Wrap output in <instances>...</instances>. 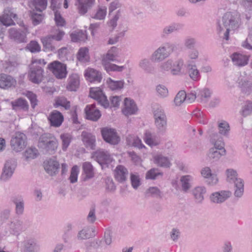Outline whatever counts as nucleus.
<instances>
[{"mask_svg": "<svg viewBox=\"0 0 252 252\" xmlns=\"http://www.w3.org/2000/svg\"><path fill=\"white\" fill-rule=\"evenodd\" d=\"M241 24L239 14L226 12L222 16L221 20L218 22L217 30L220 33L223 32V38L228 40L230 32L238 29Z\"/></svg>", "mask_w": 252, "mask_h": 252, "instance_id": "1", "label": "nucleus"}, {"mask_svg": "<svg viewBox=\"0 0 252 252\" xmlns=\"http://www.w3.org/2000/svg\"><path fill=\"white\" fill-rule=\"evenodd\" d=\"M177 50L176 44L170 42H166L153 52L151 56V60L154 63L161 62Z\"/></svg>", "mask_w": 252, "mask_h": 252, "instance_id": "2", "label": "nucleus"}, {"mask_svg": "<svg viewBox=\"0 0 252 252\" xmlns=\"http://www.w3.org/2000/svg\"><path fill=\"white\" fill-rule=\"evenodd\" d=\"M38 147L46 152L53 154L57 149L58 141L53 134L44 133L39 138Z\"/></svg>", "mask_w": 252, "mask_h": 252, "instance_id": "3", "label": "nucleus"}, {"mask_svg": "<svg viewBox=\"0 0 252 252\" xmlns=\"http://www.w3.org/2000/svg\"><path fill=\"white\" fill-rule=\"evenodd\" d=\"M184 62L181 59L174 61L172 59L162 63L159 65V69L162 72L170 71L174 75H180L184 72Z\"/></svg>", "mask_w": 252, "mask_h": 252, "instance_id": "4", "label": "nucleus"}, {"mask_svg": "<svg viewBox=\"0 0 252 252\" xmlns=\"http://www.w3.org/2000/svg\"><path fill=\"white\" fill-rule=\"evenodd\" d=\"M226 180L230 183H234L235 187L234 195L237 197H241L244 192V182L242 179L237 178L236 170L228 169L226 170Z\"/></svg>", "mask_w": 252, "mask_h": 252, "instance_id": "5", "label": "nucleus"}, {"mask_svg": "<svg viewBox=\"0 0 252 252\" xmlns=\"http://www.w3.org/2000/svg\"><path fill=\"white\" fill-rule=\"evenodd\" d=\"M155 124L158 133L163 134L167 129V118L163 109L158 107L154 110Z\"/></svg>", "mask_w": 252, "mask_h": 252, "instance_id": "6", "label": "nucleus"}, {"mask_svg": "<svg viewBox=\"0 0 252 252\" xmlns=\"http://www.w3.org/2000/svg\"><path fill=\"white\" fill-rule=\"evenodd\" d=\"M26 140L27 137L25 134L21 132H16L10 141L12 149L16 152H21L26 146Z\"/></svg>", "mask_w": 252, "mask_h": 252, "instance_id": "7", "label": "nucleus"}, {"mask_svg": "<svg viewBox=\"0 0 252 252\" xmlns=\"http://www.w3.org/2000/svg\"><path fill=\"white\" fill-rule=\"evenodd\" d=\"M17 166V160L14 158L8 159L4 164L0 179L3 181L9 180L13 174Z\"/></svg>", "mask_w": 252, "mask_h": 252, "instance_id": "8", "label": "nucleus"}, {"mask_svg": "<svg viewBox=\"0 0 252 252\" xmlns=\"http://www.w3.org/2000/svg\"><path fill=\"white\" fill-rule=\"evenodd\" d=\"M44 70L42 66L37 65L36 63L30 65L29 80L33 83L39 84L43 78Z\"/></svg>", "mask_w": 252, "mask_h": 252, "instance_id": "9", "label": "nucleus"}, {"mask_svg": "<svg viewBox=\"0 0 252 252\" xmlns=\"http://www.w3.org/2000/svg\"><path fill=\"white\" fill-rule=\"evenodd\" d=\"M101 133L104 140L111 145H116L120 141L116 130L108 127H103L101 129Z\"/></svg>", "mask_w": 252, "mask_h": 252, "instance_id": "10", "label": "nucleus"}, {"mask_svg": "<svg viewBox=\"0 0 252 252\" xmlns=\"http://www.w3.org/2000/svg\"><path fill=\"white\" fill-rule=\"evenodd\" d=\"M48 67L58 79H63L66 77L67 71L65 64L58 61H56L50 63Z\"/></svg>", "mask_w": 252, "mask_h": 252, "instance_id": "11", "label": "nucleus"}, {"mask_svg": "<svg viewBox=\"0 0 252 252\" xmlns=\"http://www.w3.org/2000/svg\"><path fill=\"white\" fill-rule=\"evenodd\" d=\"M93 157L102 167L104 165L107 166L113 161V158L110 153L102 149L94 152Z\"/></svg>", "mask_w": 252, "mask_h": 252, "instance_id": "12", "label": "nucleus"}, {"mask_svg": "<svg viewBox=\"0 0 252 252\" xmlns=\"http://www.w3.org/2000/svg\"><path fill=\"white\" fill-rule=\"evenodd\" d=\"M90 95L92 98L96 99L98 102L104 108H106L109 107V103L108 100L99 88H91Z\"/></svg>", "mask_w": 252, "mask_h": 252, "instance_id": "13", "label": "nucleus"}, {"mask_svg": "<svg viewBox=\"0 0 252 252\" xmlns=\"http://www.w3.org/2000/svg\"><path fill=\"white\" fill-rule=\"evenodd\" d=\"M17 19L14 10L11 8H6L3 11L2 16H0V22L3 25L9 26L14 24V20Z\"/></svg>", "mask_w": 252, "mask_h": 252, "instance_id": "14", "label": "nucleus"}, {"mask_svg": "<svg viewBox=\"0 0 252 252\" xmlns=\"http://www.w3.org/2000/svg\"><path fill=\"white\" fill-rule=\"evenodd\" d=\"M9 37L18 43H24L27 42V33L28 32L27 28L24 30H17L12 28L9 30Z\"/></svg>", "mask_w": 252, "mask_h": 252, "instance_id": "15", "label": "nucleus"}, {"mask_svg": "<svg viewBox=\"0 0 252 252\" xmlns=\"http://www.w3.org/2000/svg\"><path fill=\"white\" fill-rule=\"evenodd\" d=\"M43 164L45 171L50 175L55 176L58 173L60 165L56 159L50 158L46 160Z\"/></svg>", "mask_w": 252, "mask_h": 252, "instance_id": "16", "label": "nucleus"}, {"mask_svg": "<svg viewBox=\"0 0 252 252\" xmlns=\"http://www.w3.org/2000/svg\"><path fill=\"white\" fill-rule=\"evenodd\" d=\"M94 3L95 0H75V5L77 7L79 13L84 15L92 8Z\"/></svg>", "mask_w": 252, "mask_h": 252, "instance_id": "17", "label": "nucleus"}, {"mask_svg": "<svg viewBox=\"0 0 252 252\" xmlns=\"http://www.w3.org/2000/svg\"><path fill=\"white\" fill-rule=\"evenodd\" d=\"M231 195L229 191L221 190L212 193L210 198L212 202L216 204H220L224 202Z\"/></svg>", "mask_w": 252, "mask_h": 252, "instance_id": "18", "label": "nucleus"}, {"mask_svg": "<svg viewBox=\"0 0 252 252\" xmlns=\"http://www.w3.org/2000/svg\"><path fill=\"white\" fill-rule=\"evenodd\" d=\"M85 111L87 119L93 121H97L101 116L100 111L96 108L94 104L87 105Z\"/></svg>", "mask_w": 252, "mask_h": 252, "instance_id": "19", "label": "nucleus"}, {"mask_svg": "<svg viewBox=\"0 0 252 252\" xmlns=\"http://www.w3.org/2000/svg\"><path fill=\"white\" fill-rule=\"evenodd\" d=\"M137 107L134 101L128 98H125L124 106L122 109L123 114L126 116L134 114L137 111Z\"/></svg>", "mask_w": 252, "mask_h": 252, "instance_id": "20", "label": "nucleus"}, {"mask_svg": "<svg viewBox=\"0 0 252 252\" xmlns=\"http://www.w3.org/2000/svg\"><path fill=\"white\" fill-rule=\"evenodd\" d=\"M201 176L207 180L206 182L208 185L213 186L218 182V178L216 174L212 173L211 169L209 167L203 168L200 171Z\"/></svg>", "mask_w": 252, "mask_h": 252, "instance_id": "21", "label": "nucleus"}, {"mask_svg": "<svg viewBox=\"0 0 252 252\" xmlns=\"http://www.w3.org/2000/svg\"><path fill=\"white\" fill-rule=\"evenodd\" d=\"M118 57L119 49L115 46L112 47L107 53L103 55L102 59V64L104 65L105 64L109 63L110 62L116 61Z\"/></svg>", "mask_w": 252, "mask_h": 252, "instance_id": "22", "label": "nucleus"}, {"mask_svg": "<svg viewBox=\"0 0 252 252\" xmlns=\"http://www.w3.org/2000/svg\"><path fill=\"white\" fill-rule=\"evenodd\" d=\"M48 119L51 126L58 127L61 126L63 121V116L60 112L54 110L51 112Z\"/></svg>", "mask_w": 252, "mask_h": 252, "instance_id": "23", "label": "nucleus"}, {"mask_svg": "<svg viewBox=\"0 0 252 252\" xmlns=\"http://www.w3.org/2000/svg\"><path fill=\"white\" fill-rule=\"evenodd\" d=\"M128 174L127 169L121 165L117 166L114 170L115 179L120 183H123L126 180Z\"/></svg>", "mask_w": 252, "mask_h": 252, "instance_id": "24", "label": "nucleus"}, {"mask_svg": "<svg viewBox=\"0 0 252 252\" xmlns=\"http://www.w3.org/2000/svg\"><path fill=\"white\" fill-rule=\"evenodd\" d=\"M206 192V188L204 186H197L192 190V194L195 202L201 204L204 199V195Z\"/></svg>", "mask_w": 252, "mask_h": 252, "instance_id": "25", "label": "nucleus"}, {"mask_svg": "<svg viewBox=\"0 0 252 252\" xmlns=\"http://www.w3.org/2000/svg\"><path fill=\"white\" fill-rule=\"evenodd\" d=\"M192 177L189 175H183L180 179L181 190L184 193L189 191L192 187Z\"/></svg>", "mask_w": 252, "mask_h": 252, "instance_id": "26", "label": "nucleus"}, {"mask_svg": "<svg viewBox=\"0 0 252 252\" xmlns=\"http://www.w3.org/2000/svg\"><path fill=\"white\" fill-rule=\"evenodd\" d=\"M231 58L234 64L238 66L246 65L249 60V57L237 53H233Z\"/></svg>", "mask_w": 252, "mask_h": 252, "instance_id": "27", "label": "nucleus"}, {"mask_svg": "<svg viewBox=\"0 0 252 252\" xmlns=\"http://www.w3.org/2000/svg\"><path fill=\"white\" fill-rule=\"evenodd\" d=\"M154 162L158 166L169 168L171 165L170 159L161 154H158L154 157Z\"/></svg>", "mask_w": 252, "mask_h": 252, "instance_id": "28", "label": "nucleus"}, {"mask_svg": "<svg viewBox=\"0 0 252 252\" xmlns=\"http://www.w3.org/2000/svg\"><path fill=\"white\" fill-rule=\"evenodd\" d=\"M12 109L15 111L22 110L27 111L29 109V104L27 101L22 98H18L10 102Z\"/></svg>", "mask_w": 252, "mask_h": 252, "instance_id": "29", "label": "nucleus"}, {"mask_svg": "<svg viewBox=\"0 0 252 252\" xmlns=\"http://www.w3.org/2000/svg\"><path fill=\"white\" fill-rule=\"evenodd\" d=\"M85 77L90 82H100L102 76L101 73L93 68H89L87 69L85 73Z\"/></svg>", "mask_w": 252, "mask_h": 252, "instance_id": "30", "label": "nucleus"}, {"mask_svg": "<svg viewBox=\"0 0 252 252\" xmlns=\"http://www.w3.org/2000/svg\"><path fill=\"white\" fill-rule=\"evenodd\" d=\"M82 140L87 147L94 149L95 146V137L90 133L83 131L81 135Z\"/></svg>", "mask_w": 252, "mask_h": 252, "instance_id": "31", "label": "nucleus"}, {"mask_svg": "<svg viewBox=\"0 0 252 252\" xmlns=\"http://www.w3.org/2000/svg\"><path fill=\"white\" fill-rule=\"evenodd\" d=\"M66 88L70 91H75L80 84L79 77L77 74H72L68 79Z\"/></svg>", "mask_w": 252, "mask_h": 252, "instance_id": "32", "label": "nucleus"}, {"mask_svg": "<svg viewBox=\"0 0 252 252\" xmlns=\"http://www.w3.org/2000/svg\"><path fill=\"white\" fill-rule=\"evenodd\" d=\"M15 83V80L11 76L1 74L0 75V87L6 89L11 87Z\"/></svg>", "mask_w": 252, "mask_h": 252, "instance_id": "33", "label": "nucleus"}, {"mask_svg": "<svg viewBox=\"0 0 252 252\" xmlns=\"http://www.w3.org/2000/svg\"><path fill=\"white\" fill-rule=\"evenodd\" d=\"M12 202L15 205L16 213L18 215H21L24 213V201L21 196H15L13 198Z\"/></svg>", "mask_w": 252, "mask_h": 252, "instance_id": "34", "label": "nucleus"}, {"mask_svg": "<svg viewBox=\"0 0 252 252\" xmlns=\"http://www.w3.org/2000/svg\"><path fill=\"white\" fill-rule=\"evenodd\" d=\"M39 250L38 245L33 239H29L24 243V252H38Z\"/></svg>", "mask_w": 252, "mask_h": 252, "instance_id": "35", "label": "nucleus"}, {"mask_svg": "<svg viewBox=\"0 0 252 252\" xmlns=\"http://www.w3.org/2000/svg\"><path fill=\"white\" fill-rule=\"evenodd\" d=\"M238 87L243 91H246L251 87V83L245 75H241L237 80Z\"/></svg>", "mask_w": 252, "mask_h": 252, "instance_id": "36", "label": "nucleus"}, {"mask_svg": "<svg viewBox=\"0 0 252 252\" xmlns=\"http://www.w3.org/2000/svg\"><path fill=\"white\" fill-rule=\"evenodd\" d=\"M83 170L85 177L84 180L86 181L93 178L94 176V169L92 165L89 162H85L83 164Z\"/></svg>", "mask_w": 252, "mask_h": 252, "instance_id": "37", "label": "nucleus"}, {"mask_svg": "<svg viewBox=\"0 0 252 252\" xmlns=\"http://www.w3.org/2000/svg\"><path fill=\"white\" fill-rule=\"evenodd\" d=\"M108 87L112 90H120L123 88L124 85V80L114 81L109 78L107 81Z\"/></svg>", "mask_w": 252, "mask_h": 252, "instance_id": "38", "label": "nucleus"}, {"mask_svg": "<svg viewBox=\"0 0 252 252\" xmlns=\"http://www.w3.org/2000/svg\"><path fill=\"white\" fill-rule=\"evenodd\" d=\"M38 155V150L34 147L29 148L24 153V157L27 161L36 158Z\"/></svg>", "mask_w": 252, "mask_h": 252, "instance_id": "39", "label": "nucleus"}, {"mask_svg": "<svg viewBox=\"0 0 252 252\" xmlns=\"http://www.w3.org/2000/svg\"><path fill=\"white\" fill-rule=\"evenodd\" d=\"M225 150L219 151L216 148H211L209 150L208 156L210 159H213V161H217L220 159L221 156L225 155Z\"/></svg>", "mask_w": 252, "mask_h": 252, "instance_id": "40", "label": "nucleus"}, {"mask_svg": "<svg viewBox=\"0 0 252 252\" xmlns=\"http://www.w3.org/2000/svg\"><path fill=\"white\" fill-rule=\"evenodd\" d=\"M144 140L147 144L151 147L157 146L159 144L158 140L156 136L149 131L145 133Z\"/></svg>", "mask_w": 252, "mask_h": 252, "instance_id": "41", "label": "nucleus"}, {"mask_svg": "<svg viewBox=\"0 0 252 252\" xmlns=\"http://www.w3.org/2000/svg\"><path fill=\"white\" fill-rule=\"evenodd\" d=\"M188 68L190 77L193 80L196 81L200 78V74L195 64H188Z\"/></svg>", "mask_w": 252, "mask_h": 252, "instance_id": "42", "label": "nucleus"}, {"mask_svg": "<svg viewBox=\"0 0 252 252\" xmlns=\"http://www.w3.org/2000/svg\"><path fill=\"white\" fill-rule=\"evenodd\" d=\"M211 95V93L209 89L204 88L198 90L197 97L201 102H206L210 97Z\"/></svg>", "mask_w": 252, "mask_h": 252, "instance_id": "43", "label": "nucleus"}, {"mask_svg": "<svg viewBox=\"0 0 252 252\" xmlns=\"http://www.w3.org/2000/svg\"><path fill=\"white\" fill-rule=\"evenodd\" d=\"M70 37L71 41L73 42L83 41H85L87 38L85 32L83 31L72 33L70 34Z\"/></svg>", "mask_w": 252, "mask_h": 252, "instance_id": "44", "label": "nucleus"}, {"mask_svg": "<svg viewBox=\"0 0 252 252\" xmlns=\"http://www.w3.org/2000/svg\"><path fill=\"white\" fill-rule=\"evenodd\" d=\"M180 28L179 24L175 23L166 26L162 31L163 36H166L173 32L179 31Z\"/></svg>", "mask_w": 252, "mask_h": 252, "instance_id": "45", "label": "nucleus"}, {"mask_svg": "<svg viewBox=\"0 0 252 252\" xmlns=\"http://www.w3.org/2000/svg\"><path fill=\"white\" fill-rule=\"evenodd\" d=\"M163 173L160 172L158 169L153 168L148 171L146 174V179L156 180L158 176H162Z\"/></svg>", "mask_w": 252, "mask_h": 252, "instance_id": "46", "label": "nucleus"}, {"mask_svg": "<svg viewBox=\"0 0 252 252\" xmlns=\"http://www.w3.org/2000/svg\"><path fill=\"white\" fill-rule=\"evenodd\" d=\"M89 51L87 48L84 47L79 49L77 54V59L81 62H86L89 60Z\"/></svg>", "mask_w": 252, "mask_h": 252, "instance_id": "47", "label": "nucleus"}, {"mask_svg": "<svg viewBox=\"0 0 252 252\" xmlns=\"http://www.w3.org/2000/svg\"><path fill=\"white\" fill-rule=\"evenodd\" d=\"M41 41L44 48L50 51H54L55 48L52 45V41L54 40L50 35L42 37Z\"/></svg>", "mask_w": 252, "mask_h": 252, "instance_id": "48", "label": "nucleus"}, {"mask_svg": "<svg viewBox=\"0 0 252 252\" xmlns=\"http://www.w3.org/2000/svg\"><path fill=\"white\" fill-rule=\"evenodd\" d=\"M139 65L145 71L148 73H152L154 70V67L152 65L149 60L146 59L140 61Z\"/></svg>", "mask_w": 252, "mask_h": 252, "instance_id": "49", "label": "nucleus"}, {"mask_svg": "<svg viewBox=\"0 0 252 252\" xmlns=\"http://www.w3.org/2000/svg\"><path fill=\"white\" fill-rule=\"evenodd\" d=\"M107 72L109 71H117L122 72L126 68L124 65L119 66L114 63H107L103 65Z\"/></svg>", "mask_w": 252, "mask_h": 252, "instance_id": "50", "label": "nucleus"}, {"mask_svg": "<svg viewBox=\"0 0 252 252\" xmlns=\"http://www.w3.org/2000/svg\"><path fill=\"white\" fill-rule=\"evenodd\" d=\"M51 36L56 41H61L64 35V32L57 27L54 28L51 31Z\"/></svg>", "mask_w": 252, "mask_h": 252, "instance_id": "51", "label": "nucleus"}, {"mask_svg": "<svg viewBox=\"0 0 252 252\" xmlns=\"http://www.w3.org/2000/svg\"><path fill=\"white\" fill-rule=\"evenodd\" d=\"M128 144L138 148H142L144 146L142 144L141 140L136 136H129L127 138Z\"/></svg>", "mask_w": 252, "mask_h": 252, "instance_id": "52", "label": "nucleus"}, {"mask_svg": "<svg viewBox=\"0 0 252 252\" xmlns=\"http://www.w3.org/2000/svg\"><path fill=\"white\" fill-rule=\"evenodd\" d=\"M23 222L20 220H15L9 224V228L13 233H16L22 229Z\"/></svg>", "mask_w": 252, "mask_h": 252, "instance_id": "53", "label": "nucleus"}, {"mask_svg": "<svg viewBox=\"0 0 252 252\" xmlns=\"http://www.w3.org/2000/svg\"><path fill=\"white\" fill-rule=\"evenodd\" d=\"M106 10L107 8L105 6L100 7L95 14L92 16V18L96 20H103L106 15Z\"/></svg>", "mask_w": 252, "mask_h": 252, "instance_id": "54", "label": "nucleus"}, {"mask_svg": "<svg viewBox=\"0 0 252 252\" xmlns=\"http://www.w3.org/2000/svg\"><path fill=\"white\" fill-rule=\"evenodd\" d=\"M187 94L184 91H181L176 95L174 98V103L176 106H180L184 101H186Z\"/></svg>", "mask_w": 252, "mask_h": 252, "instance_id": "55", "label": "nucleus"}, {"mask_svg": "<svg viewBox=\"0 0 252 252\" xmlns=\"http://www.w3.org/2000/svg\"><path fill=\"white\" fill-rule=\"evenodd\" d=\"M218 127L220 133L224 135H227L230 130L229 125L226 121H222L219 123Z\"/></svg>", "mask_w": 252, "mask_h": 252, "instance_id": "56", "label": "nucleus"}, {"mask_svg": "<svg viewBox=\"0 0 252 252\" xmlns=\"http://www.w3.org/2000/svg\"><path fill=\"white\" fill-rule=\"evenodd\" d=\"M196 40L195 38L188 36L186 37L184 41V45L187 49H194L196 46Z\"/></svg>", "mask_w": 252, "mask_h": 252, "instance_id": "57", "label": "nucleus"}, {"mask_svg": "<svg viewBox=\"0 0 252 252\" xmlns=\"http://www.w3.org/2000/svg\"><path fill=\"white\" fill-rule=\"evenodd\" d=\"M146 194L149 196L161 197V191L157 187H151L146 190Z\"/></svg>", "mask_w": 252, "mask_h": 252, "instance_id": "58", "label": "nucleus"}, {"mask_svg": "<svg viewBox=\"0 0 252 252\" xmlns=\"http://www.w3.org/2000/svg\"><path fill=\"white\" fill-rule=\"evenodd\" d=\"M59 106L64 107L65 109H68L70 107V103L65 97H59L56 101L55 107H57Z\"/></svg>", "mask_w": 252, "mask_h": 252, "instance_id": "59", "label": "nucleus"}, {"mask_svg": "<svg viewBox=\"0 0 252 252\" xmlns=\"http://www.w3.org/2000/svg\"><path fill=\"white\" fill-rule=\"evenodd\" d=\"M47 0H33V5L37 11L42 12L47 6Z\"/></svg>", "mask_w": 252, "mask_h": 252, "instance_id": "60", "label": "nucleus"}, {"mask_svg": "<svg viewBox=\"0 0 252 252\" xmlns=\"http://www.w3.org/2000/svg\"><path fill=\"white\" fill-rule=\"evenodd\" d=\"M130 179L133 189H137L141 185L140 179L138 174L131 173Z\"/></svg>", "mask_w": 252, "mask_h": 252, "instance_id": "61", "label": "nucleus"}, {"mask_svg": "<svg viewBox=\"0 0 252 252\" xmlns=\"http://www.w3.org/2000/svg\"><path fill=\"white\" fill-rule=\"evenodd\" d=\"M121 16L120 11H117L116 14L111 18L108 22V25L112 31L116 27L117 25V21L119 20Z\"/></svg>", "mask_w": 252, "mask_h": 252, "instance_id": "62", "label": "nucleus"}, {"mask_svg": "<svg viewBox=\"0 0 252 252\" xmlns=\"http://www.w3.org/2000/svg\"><path fill=\"white\" fill-rule=\"evenodd\" d=\"M90 230L89 228H84L79 231L77 234V239L79 240H85L91 237Z\"/></svg>", "mask_w": 252, "mask_h": 252, "instance_id": "63", "label": "nucleus"}, {"mask_svg": "<svg viewBox=\"0 0 252 252\" xmlns=\"http://www.w3.org/2000/svg\"><path fill=\"white\" fill-rule=\"evenodd\" d=\"M252 113V102L247 101L243 107L242 115L244 117L250 115Z\"/></svg>", "mask_w": 252, "mask_h": 252, "instance_id": "64", "label": "nucleus"}]
</instances>
